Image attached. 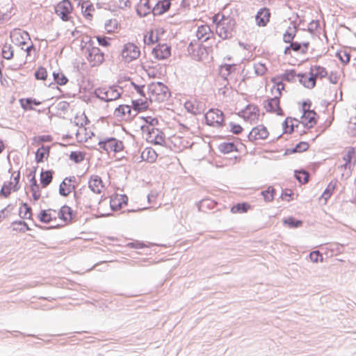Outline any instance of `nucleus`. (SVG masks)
<instances>
[{
	"mask_svg": "<svg viewBox=\"0 0 356 356\" xmlns=\"http://www.w3.org/2000/svg\"><path fill=\"white\" fill-rule=\"evenodd\" d=\"M274 85L271 88L273 97L264 102V108L267 112L275 113L277 115H282L283 111L280 105V98L282 96V91L284 89L282 82H276L273 79Z\"/></svg>",
	"mask_w": 356,
	"mask_h": 356,
	"instance_id": "1",
	"label": "nucleus"
},
{
	"mask_svg": "<svg viewBox=\"0 0 356 356\" xmlns=\"http://www.w3.org/2000/svg\"><path fill=\"white\" fill-rule=\"evenodd\" d=\"M10 37L14 44L24 49L27 56H31L32 50H34L35 48L28 32L19 29H15L10 32Z\"/></svg>",
	"mask_w": 356,
	"mask_h": 356,
	"instance_id": "2",
	"label": "nucleus"
},
{
	"mask_svg": "<svg viewBox=\"0 0 356 356\" xmlns=\"http://www.w3.org/2000/svg\"><path fill=\"white\" fill-rule=\"evenodd\" d=\"M149 102H162L167 100L170 92L166 86L161 82H154L147 86Z\"/></svg>",
	"mask_w": 356,
	"mask_h": 356,
	"instance_id": "3",
	"label": "nucleus"
},
{
	"mask_svg": "<svg viewBox=\"0 0 356 356\" xmlns=\"http://www.w3.org/2000/svg\"><path fill=\"white\" fill-rule=\"evenodd\" d=\"M19 172H14L9 176V179L6 180L0 191V197L8 198L13 193H15L20 188Z\"/></svg>",
	"mask_w": 356,
	"mask_h": 356,
	"instance_id": "4",
	"label": "nucleus"
},
{
	"mask_svg": "<svg viewBox=\"0 0 356 356\" xmlns=\"http://www.w3.org/2000/svg\"><path fill=\"white\" fill-rule=\"evenodd\" d=\"M301 106L302 114L301 115L300 122L306 127H314L317 123L318 115L314 110L311 109V101L307 100L303 102Z\"/></svg>",
	"mask_w": 356,
	"mask_h": 356,
	"instance_id": "5",
	"label": "nucleus"
},
{
	"mask_svg": "<svg viewBox=\"0 0 356 356\" xmlns=\"http://www.w3.org/2000/svg\"><path fill=\"white\" fill-rule=\"evenodd\" d=\"M143 133H146V140L148 143L162 145L165 143V134L160 129L155 127H149L147 125H141Z\"/></svg>",
	"mask_w": 356,
	"mask_h": 356,
	"instance_id": "6",
	"label": "nucleus"
},
{
	"mask_svg": "<svg viewBox=\"0 0 356 356\" xmlns=\"http://www.w3.org/2000/svg\"><path fill=\"white\" fill-rule=\"evenodd\" d=\"M88 122V118L83 111H78L74 117L73 122L76 126L79 127L76 133V138L79 142H86L93 136V133H90L88 136L83 137L82 136L84 132H86V128H85L84 126L87 124Z\"/></svg>",
	"mask_w": 356,
	"mask_h": 356,
	"instance_id": "7",
	"label": "nucleus"
},
{
	"mask_svg": "<svg viewBox=\"0 0 356 356\" xmlns=\"http://www.w3.org/2000/svg\"><path fill=\"white\" fill-rule=\"evenodd\" d=\"M86 58L92 67L99 66L104 60V54L99 47L90 44L86 48Z\"/></svg>",
	"mask_w": 356,
	"mask_h": 356,
	"instance_id": "8",
	"label": "nucleus"
},
{
	"mask_svg": "<svg viewBox=\"0 0 356 356\" xmlns=\"http://www.w3.org/2000/svg\"><path fill=\"white\" fill-rule=\"evenodd\" d=\"M120 55L124 62L130 63L140 57V50L134 43L127 42L123 45Z\"/></svg>",
	"mask_w": 356,
	"mask_h": 356,
	"instance_id": "9",
	"label": "nucleus"
},
{
	"mask_svg": "<svg viewBox=\"0 0 356 356\" xmlns=\"http://www.w3.org/2000/svg\"><path fill=\"white\" fill-rule=\"evenodd\" d=\"M310 45V42L307 38H302L299 41H295L286 47L284 50V54L287 56H292V51L301 54H306L308 51Z\"/></svg>",
	"mask_w": 356,
	"mask_h": 356,
	"instance_id": "10",
	"label": "nucleus"
},
{
	"mask_svg": "<svg viewBox=\"0 0 356 356\" xmlns=\"http://www.w3.org/2000/svg\"><path fill=\"white\" fill-rule=\"evenodd\" d=\"M101 149L105 150L108 154L118 153L124 149V144L121 140L114 138H108L99 142Z\"/></svg>",
	"mask_w": 356,
	"mask_h": 356,
	"instance_id": "11",
	"label": "nucleus"
},
{
	"mask_svg": "<svg viewBox=\"0 0 356 356\" xmlns=\"http://www.w3.org/2000/svg\"><path fill=\"white\" fill-rule=\"evenodd\" d=\"M38 219L44 223H51L53 227H61V223L58 222V213L55 209L42 210L38 214Z\"/></svg>",
	"mask_w": 356,
	"mask_h": 356,
	"instance_id": "12",
	"label": "nucleus"
},
{
	"mask_svg": "<svg viewBox=\"0 0 356 356\" xmlns=\"http://www.w3.org/2000/svg\"><path fill=\"white\" fill-rule=\"evenodd\" d=\"M151 54L156 60H166L171 56V47L166 43L158 44L152 49Z\"/></svg>",
	"mask_w": 356,
	"mask_h": 356,
	"instance_id": "13",
	"label": "nucleus"
},
{
	"mask_svg": "<svg viewBox=\"0 0 356 356\" xmlns=\"http://www.w3.org/2000/svg\"><path fill=\"white\" fill-rule=\"evenodd\" d=\"M77 184V179L75 176L65 177L59 186L60 195L64 197L69 195L74 191Z\"/></svg>",
	"mask_w": 356,
	"mask_h": 356,
	"instance_id": "14",
	"label": "nucleus"
},
{
	"mask_svg": "<svg viewBox=\"0 0 356 356\" xmlns=\"http://www.w3.org/2000/svg\"><path fill=\"white\" fill-rule=\"evenodd\" d=\"M72 9V6L69 0H63L56 5L55 12L62 20L68 21Z\"/></svg>",
	"mask_w": 356,
	"mask_h": 356,
	"instance_id": "15",
	"label": "nucleus"
},
{
	"mask_svg": "<svg viewBox=\"0 0 356 356\" xmlns=\"http://www.w3.org/2000/svg\"><path fill=\"white\" fill-rule=\"evenodd\" d=\"M170 143L175 151L180 152L191 145L188 137L185 135L174 134L170 137Z\"/></svg>",
	"mask_w": 356,
	"mask_h": 356,
	"instance_id": "16",
	"label": "nucleus"
},
{
	"mask_svg": "<svg viewBox=\"0 0 356 356\" xmlns=\"http://www.w3.org/2000/svg\"><path fill=\"white\" fill-rule=\"evenodd\" d=\"M241 117L251 123L257 122L259 119L260 112L258 106L249 104L241 111Z\"/></svg>",
	"mask_w": 356,
	"mask_h": 356,
	"instance_id": "17",
	"label": "nucleus"
},
{
	"mask_svg": "<svg viewBox=\"0 0 356 356\" xmlns=\"http://www.w3.org/2000/svg\"><path fill=\"white\" fill-rule=\"evenodd\" d=\"M164 33L163 28L156 26L151 29L145 34L143 37V42L147 45H152L157 42L161 38V35Z\"/></svg>",
	"mask_w": 356,
	"mask_h": 356,
	"instance_id": "18",
	"label": "nucleus"
},
{
	"mask_svg": "<svg viewBox=\"0 0 356 356\" xmlns=\"http://www.w3.org/2000/svg\"><path fill=\"white\" fill-rule=\"evenodd\" d=\"M97 96L106 101L110 102L118 99L120 96V93L117 89L113 88H99L97 91Z\"/></svg>",
	"mask_w": 356,
	"mask_h": 356,
	"instance_id": "19",
	"label": "nucleus"
},
{
	"mask_svg": "<svg viewBox=\"0 0 356 356\" xmlns=\"http://www.w3.org/2000/svg\"><path fill=\"white\" fill-rule=\"evenodd\" d=\"M269 136L267 128L264 125H258L252 129L248 135L250 141L255 142L266 139Z\"/></svg>",
	"mask_w": 356,
	"mask_h": 356,
	"instance_id": "20",
	"label": "nucleus"
},
{
	"mask_svg": "<svg viewBox=\"0 0 356 356\" xmlns=\"http://www.w3.org/2000/svg\"><path fill=\"white\" fill-rule=\"evenodd\" d=\"M233 153V156H224V161H226V164H234L240 161V156L238 153L237 148L233 143H224V154H229Z\"/></svg>",
	"mask_w": 356,
	"mask_h": 356,
	"instance_id": "21",
	"label": "nucleus"
},
{
	"mask_svg": "<svg viewBox=\"0 0 356 356\" xmlns=\"http://www.w3.org/2000/svg\"><path fill=\"white\" fill-rule=\"evenodd\" d=\"M128 197L123 194H113L111 196L110 206L113 211H118L127 205Z\"/></svg>",
	"mask_w": 356,
	"mask_h": 356,
	"instance_id": "22",
	"label": "nucleus"
},
{
	"mask_svg": "<svg viewBox=\"0 0 356 356\" xmlns=\"http://www.w3.org/2000/svg\"><path fill=\"white\" fill-rule=\"evenodd\" d=\"M207 123L211 126H220L222 122V113L218 109H210L205 115Z\"/></svg>",
	"mask_w": 356,
	"mask_h": 356,
	"instance_id": "23",
	"label": "nucleus"
},
{
	"mask_svg": "<svg viewBox=\"0 0 356 356\" xmlns=\"http://www.w3.org/2000/svg\"><path fill=\"white\" fill-rule=\"evenodd\" d=\"M88 187L94 193L100 195L104 193L105 185L100 177L92 175L88 181Z\"/></svg>",
	"mask_w": 356,
	"mask_h": 356,
	"instance_id": "24",
	"label": "nucleus"
},
{
	"mask_svg": "<svg viewBox=\"0 0 356 356\" xmlns=\"http://www.w3.org/2000/svg\"><path fill=\"white\" fill-rule=\"evenodd\" d=\"M343 160L344 163L341 165V168H348L350 169L352 166L355 165L356 163V151L355 147H348L345 149Z\"/></svg>",
	"mask_w": 356,
	"mask_h": 356,
	"instance_id": "25",
	"label": "nucleus"
},
{
	"mask_svg": "<svg viewBox=\"0 0 356 356\" xmlns=\"http://www.w3.org/2000/svg\"><path fill=\"white\" fill-rule=\"evenodd\" d=\"M58 213V222L61 223V227L71 221L72 218V211L70 207L63 206L59 210H56Z\"/></svg>",
	"mask_w": 356,
	"mask_h": 356,
	"instance_id": "26",
	"label": "nucleus"
},
{
	"mask_svg": "<svg viewBox=\"0 0 356 356\" xmlns=\"http://www.w3.org/2000/svg\"><path fill=\"white\" fill-rule=\"evenodd\" d=\"M270 12L268 8H264L259 10L256 15V23L259 26H265L269 22Z\"/></svg>",
	"mask_w": 356,
	"mask_h": 356,
	"instance_id": "27",
	"label": "nucleus"
},
{
	"mask_svg": "<svg viewBox=\"0 0 356 356\" xmlns=\"http://www.w3.org/2000/svg\"><path fill=\"white\" fill-rule=\"evenodd\" d=\"M189 51L191 52L193 58L197 60H202L207 56L205 47L199 44L193 45L191 44L189 47Z\"/></svg>",
	"mask_w": 356,
	"mask_h": 356,
	"instance_id": "28",
	"label": "nucleus"
},
{
	"mask_svg": "<svg viewBox=\"0 0 356 356\" xmlns=\"http://www.w3.org/2000/svg\"><path fill=\"white\" fill-rule=\"evenodd\" d=\"M171 6V2L168 0L159 1L152 9L155 15H161L168 12Z\"/></svg>",
	"mask_w": 356,
	"mask_h": 356,
	"instance_id": "29",
	"label": "nucleus"
},
{
	"mask_svg": "<svg viewBox=\"0 0 356 356\" xmlns=\"http://www.w3.org/2000/svg\"><path fill=\"white\" fill-rule=\"evenodd\" d=\"M337 185V180H332L327 185V188L321 195L319 198L320 202H322L323 204H325L327 200L332 196L333 192L335 191Z\"/></svg>",
	"mask_w": 356,
	"mask_h": 356,
	"instance_id": "30",
	"label": "nucleus"
},
{
	"mask_svg": "<svg viewBox=\"0 0 356 356\" xmlns=\"http://www.w3.org/2000/svg\"><path fill=\"white\" fill-rule=\"evenodd\" d=\"M158 157L156 151L152 147L145 148L140 154L142 161L152 163H154Z\"/></svg>",
	"mask_w": 356,
	"mask_h": 356,
	"instance_id": "31",
	"label": "nucleus"
},
{
	"mask_svg": "<svg viewBox=\"0 0 356 356\" xmlns=\"http://www.w3.org/2000/svg\"><path fill=\"white\" fill-rule=\"evenodd\" d=\"M184 106L188 111L195 115L200 113L202 111V106L200 102L195 99L186 101L184 104Z\"/></svg>",
	"mask_w": 356,
	"mask_h": 356,
	"instance_id": "32",
	"label": "nucleus"
},
{
	"mask_svg": "<svg viewBox=\"0 0 356 356\" xmlns=\"http://www.w3.org/2000/svg\"><path fill=\"white\" fill-rule=\"evenodd\" d=\"M299 81L305 87L312 89L316 85V79L309 71V74H299Z\"/></svg>",
	"mask_w": 356,
	"mask_h": 356,
	"instance_id": "33",
	"label": "nucleus"
},
{
	"mask_svg": "<svg viewBox=\"0 0 356 356\" xmlns=\"http://www.w3.org/2000/svg\"><path fill=\"white\" fill-rule=\"evenodd\" d=\"M81 10L84 17L86 19L92 20L93 13H95V7L89 1H84L81 3Z\"/></svg>",
	"mask_w": 356,
	"mask_h": 356,
	"instance_id": "34",
	"label": "nucleus"
},
{
	"mask_svg": "<svg viewBox=\"0 0 356 356\" xmlns=\"http://www.w3.org/2000/svg\"><path fill=\"white\" fill-rule=\"evenodd\" d=\"M49 156V147L42 145L35 152V161L38 163L47 160Z\"/></svg>",
	"mask_w": 356,
	"mask_h": 356,
	"instance_id": "35",
	"label": "nucleus"
},
{
	"mask_svg": "<svg viewBox=\"0 0 356 356\" xmlns=\"http://www.w3.org/2000/svg\"><path fill=\"white\" fill-rule=\"evenodd\" d=\"M299 121L295 118H286L283 122V130L285 134H291L295 127H298Z\"/></svg>",
	"mask_w": 356,
	"mask_h": 356,
	"instance_id": "36",
	"label": "nucleus"
},
{
	"mask_svg": "<svg viewBox=\"0 0 356 356\" xmlns=\"http://www.w3.org/2000/svg\"><path fill=\"white\" fill-rule=\"evenodd\" d=\"M196 35L199 40L207 41L211 37V31L209 26L202 25L198 27Z\"/></svg>",
	"mask_w": 356,
	"mask_h": 356,
	"instance_id": "37",
	"label": "nucleus"
},
{
	"mask_svg": "<svg viewBox=\"0 0 356 356\" xmlns=\"http://www.w3.org/2000/svg\"><path fill=\"white\" fill-rule=\"evenodd\" d=\"M309 71L315 79L318 77L323 78L327 75V72L325 68L319 65L311 67Z\"/></svg>",
	"mask_w": 356,
	"mask_h": 356,
	"instance_id": "38",
	"label": "nucleus"
},
{
	"mask_svg": "<svg viewBox=\"0 0 356 356\" xmlns=\"http://www.w3.org/2000/svg\"><path fill=\"white\" fill-rule=\"evenodd\" d=\"M31 191L32 197L35 201L38 200L41 197V191L39 185L37 184V181L33 177L31 180Z\"/></svg>",
	"mask_w": 356,
	"mask_h": 356,
	"instance_id": "39",
	"label": "nucleus"
},
{
	"mask_svg": "<svg viewBox=\"0 0 356 356\" xmlns=\"http://www.w3.org/2000/svg\"><path fill=\"white\" fill-rule=\"evenodd\" d=\"M143 99H136L132 101L133 107L135 110L138 111H144L146 110L149 106V103L147 99V97H144Z\"/></svg>",
	"mask_w": 356,
	"mask_h": 356,
	"instance_id": "40",
	"label": "nucleus"
},
{
	"mask_svg": "<svg viewBox=\"0 0 356 356\" xmlns=\"http://www.w3.org/2000/svg\"><path fill=\"white\" fill-rule=\"evenodd\" d=\"M53 179V172L51 170H46L40 173V184L42 187H47Z\"/></svg>",
	"mask_w": 356,
	"mask_h": 356,
	"instance_id": "41",
	"label": "nucleus"
},
{
	"mask_svg": "<svg viewBox=\"0 0 356 356\" xmlns=\"http://www.w3.org/2000/svg\"><path fill=\"white\" fill-rule=\"evenodd\" d=\"M19 102L22 107L25 110H32L33 108V105L38 106L40 104V102L31 98L21 99Z\"/></svg>",
	"mask_w": 356,
	"mask_h": 356,
	"instance_id": "42",
	"label": "nucleus"
},
{
	"mask_svg": "<svg viewBox=\"0 0 356 356\" xmlns=\"http://www.w3.org/2000/svg\"><path fill=\"white\" fill-rule=\"evenodd\" d=\"M54 80L59 86H65L68 82V79L64 74L63 72L60 71L54 72H53Z\"/></svg>",
	"mask_w": 356,
	"mask_h": 356,
	"instance_id": "43",
	"label": "nucleus"
},
{
	"mask_svg": "<svg viewBox=\"0 0 356 356\" xmlns=\"http://www.w3.org/2000/svg\"><path fill=\"white\" fill-rule=\"evenodd\" d=\"M251 209L250 204L246 202L238 203L233 206L231 209V211L233 213H245Z\"/></svg>",
	"mask_w": 356,
	"mask_h": 356,
	"instance_id": "44",
	"label": "nucleus"
},
{
	"mask_svg": "<svg viewBox=\"0 0 356 356\" xmlns=\"http://www.w3.org/2000/svg\"><path fill=\"white\" fill-rule=\"evenodd\" d=\"M138 119L143 122L142 125H147L149 127H154L159 124V120L156 118L152 116H140Z\"/></svg>",
	"mask_w": 356,
	"mask_h": 356,
	"instance_id": "45",
	"label": "nucleus"
},
{
	"mask_svg": "<svg viewBox=\"0 0 356 356\" xmlns=\"http://www.w3.org/2000/svg\"><path fill=\"white\" fill-rule=\"evenodd\" d=\"M104 27L107 33H113L117 31L119 25L116 19H110L105 23Z\"/></svg>",
	"mask_w": 356,
	"mask_h": 356,
	"instance_id": "46",
	"label": "nucleus"
},
{
	"mask_svg": "<svg viewBox=\"0 0 356 356\" xmlns=\"http://www.w3.org/2000/svg\"><path fill=\"white\" fill-rule=\"evenodd\" d=\"M296 27H289L286 32L283 34L284 42L286 43H290L291 44L296 36Z\"/></svg>",
	"mask_w": 356,
	"mask_h": 356,
	"instance_id": "47",
	"label": "nucleus"
},
{
	"mask_svg": "<svg viewBox=\"0 0 356 356\" xmlns=\"http://www.w3.org/2000/svg\"><path fill=\"white\" fill-rule=\"evenodd\" d=\"M298 197V194H295L290 188H285L281 194V199L286 202H290Z\"/></svg>",
	"mask_w": 356,
	"mask_h": 356,
	"instance_id": "48",
	"label": "nucleus"
},
{
	"mask_svg": "<svg viewBox=\"0 0 356 356\" xmlns=\"http://www.w3.org/2000/svg\"><path fill=\"white\" fill-rule=\"evenodd\" d=\"M261 194L266 202H270L274 199L275 189L273 186H268L266 190L261 191Z\"/></svg>",
	"mask_w": 356,
	"mask_h": 356,
	"instance_id": "49",
	"label": "nucleus"
},
{
	"mask_svg": "<svg viewBox=\"0 0 356 356\" xmlns=\"http://www.w3.org/2000/svg\"><path fill=\"white\" fill-rule=\"evenodd\" d=\"M130 113L131 108L127 105H120L114 111L115 115L118 118H122L126 114H130Z\"/></svg>",
	"mask_w": 356,
	"mask_h": 356,
	"instance_id": "50",
	"label": "nucleus"
},
{
	"mask_svg": "<svg viewBox=\"0 0 356 356\" xmlns=\"http://www.w3.org/2000/svg\"><path fill=\"white\" fill-rule=\"evenodd\" d=\"M19 215L22 218L30 219L31 218V209L27 203H23L19 208Z\"/></svg>",
	"mask_w": 356,
	"mask_h": 356,
	"instance_id": "51",
	"label": "nucleus"
},
{
	"mask_svg": "<svg viewBox=\"0 0 356 356\" xmlns=\"http://www.w3.org/2000/svg\"><path fill=\"white\" fill-rule=\"evenodd\" d=\"M295 177L300 184H306L309 181V175L305 170L296 171Z\"/></svg>",
	"mask_w": 356,
	"mask_h": 356,
	"instance_id": "52",
	"label": "nucleus"
},
{
	"mask_svg": "<svg viewBox=\"0 0 356 356\" xmlns=\"http://www.w3.org/2000/svg\"><path fill=\"white\" fill-rule=\"evenodd\" d=\"M2 56L7 60H10L13 56V49L10 44H5L1 50Z\"/></svg>",
	"mask_w": 356,
	"mask_h": 356,
	"instance_id": "53",
	"label": "nucleus"
},
{
	"mask_svg": "<svg viewBox=\"0 0 356 356\" xmlns=\"http://www.w3.org/2000/svg\"><path fill=\"white\" fill-rule=\"evenodd\" d=\"M284 224L288 225L291 228H296L302 226V222L299 220H296L294 218L289 217L285 218L284 220Z\"/></svg>",
	"mask_w": 356,
	"mask_h": 356,
	"instance_id": "54",
	"label": "nucleus"
},
{
	"mask_svg": "<svg viewBox=\"0 0 356 356\" xmlns=\"http://www.w3.org/2000/svg\"><path fill=\"white\" fill-rule=\"evenodd\" d=\"M337 56L343 64H347L350 61V55L346 50H340L337 53Z\"/></svg>",
	"mask_w": 356,
	"mask_h": 356,
	"instance_id": "55",
	"label": "nucleus"
},
{
	"mask_svg": "<svg viewBox=\"0 0 356 356\" xmlns=\"http://www.w3.org/2000/svg\"><path fill=\"white\" fill-rule=\"evenodd\" d=\"M35 76L38 80L45 81L48 76V73L46 68L40 67L35 72Z\"/></svg>",
	"mask_w": 356,
	"mask_h": 356,
	"instance_id": "56",
	"label": "nucleus"
},
{
	"mask_svg": "<svg viewBox=\"0 0 356 356\" xmlns=\"http://www.w3.org/2000/svg\"><path fill=\"white\" fill-rule=\"evenodd\" d=\"M99 45L104 47H108L111 46V38L106 37V36H100L97 35L95 37Z\"/></svg>",
	"mask_w": 356,
	"mask_h": 356,
	"instance_id": "57",
	"label": "nucleus"
},
{
	"mask_svg": "<svg viewBox=\"0 0 356 356\" xmlns=\"http://www.w3.org/2000/svg\"><path fill=\"white\" fill-rule=\"evenodd\" d=\"M70 157L76 163H79L83 161L85 154L81 152H71Z\"/></svg>",
	"mask_w": 356,
	"mask_h": 356,
	"instance_id": "58",
	"label": "nucleus"
},
{
	"mask_svg": "<svg viewBox=\"0 0 356 356\" xmlns=\"http://www.w3.org/2000/svg\"><path fill=\"white\" fill-rule=\"evenodd\" d=\"M222 20V16L219 14L215 15L213 17V22L216 26V33H218L219 34V35H220V34H221L222 29L220 28V22Z\"/></svg>",
	"mask_w": 356,
	"mask_h": 356,
	"instance_id": "59",
	"label": "nucleus"
},
{
	"mask_svg": "<svg viewBox=\"0 0 356 356\" xmlns=\"http://www.w3.org/2000/svg\"><path fill=\"white\" fill-rule=\"evenodd\" d=\"M309 259L312 261L314 263L323 261L322 254L319 252V251L312 252L309 254Z\"/></svg>",
	"mask_w": 356,
	"mask_h": 356,
	"instance_id": "60",
	"label": "nucleus"
},
{
	"mask_svg": "<svg viewBox=\"0 0 356 356\" xmlns=\"http://www.w3.org/2000/svg\"><path fill=\"white\" fill-rule=\"evenodd\" d=\"M309 145L307 142H300L296 145L294 152H302L309 149Z\"/></svg>",
	"mask_w": 356,
	"mask_h": 356,
	"instance_id": "61",
	"label": "nucleus"
},
{
	"mask_svg": "<svg viewBox=\"0 0 356 356\" xmlns=\"http://www.w3.org/2000/svg\"><path fill=\"white\" fill-rule=\"evenodd\" d=\"M52 138L50 136H42L35 137L33 139V143L34 144L39 145L42 142H50Z\"/></svg>",
	"mask_w": 356,
	"mask_h": 356,
	"instance_id": "62",
	"label": "nucleus"
},
{
	"mask_svg": "<svg viewBox=\"0 0 356 356\" xmlns=\"http://www.w3.org/2000/svg\"><path fill=\"white\" fill-rule=\"evenodd\" d=\"M131 85L133 86L134 88L135 89L138 95H139L142 97H147L146 94L145 93L144 91V86H138L134 83H131Z\"/></svg>",
	"mask_w": 356,
	"mask_h": 356,
	"instance_id": "63",
	"label": "nucleus"
},
{
	"mask_svg": "<svg viewBox=\"0 0 356 356\" xmlns=\"http://www.w3.org/2000/svg\"><path fill=\"white\" fill-rule=\"evenodd\" d=\"M254 69L256 73L259 74H264L267 70L266 65L260 63L255 64Z\"/></svg>",
	"mask_w": 356,
	"mask_h": 356,
	"instance_id": "64",
	"label": "nucleus"
}]
</instances>
